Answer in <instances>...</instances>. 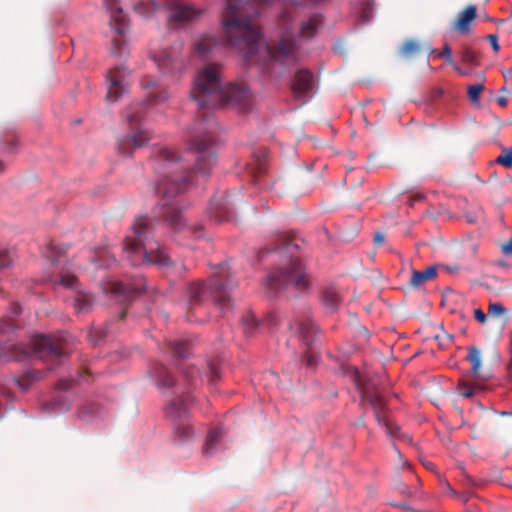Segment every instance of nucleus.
Here are the masks:
<instances>
[{"label": "nucleus", "instance_id": "f257e3e1", "mask_svg": "<svg viewBox=\"0 0 512 512\" xmlns=\"http://www.w3.org/2000/svg\"><path fill=\"white\" fill-rule=\"evenodd\" d=\"M303 10V5L298 2H285L279 17V25L285 30V35L274 43L263 45L261 33L254 23V18L258 15L255 5L244 0H225L222 11L225 39L218 38L212 33L201 34L193 41V53L204 59L226 43L238 49L247 62H254L258 60L256 54L263 49L268 62L263 65L271 74L280 76L282 71H274L276 65L288 69L299 60L297 44L290 37V33L294 30V21L300 17Z\"/></svg>", "mask_w": 512, "mask_h": 512}, {"label": "nucleus", "instance_id": "7ed1b4c3", "mask_svg": "<svg viewBox=\"0 0 512 512\" xmlns=\"http://www.w3.org/2000/svg\"><path fill=\"white\" fill-rule=\"evenodd\" d=\"M154 157L158 162L157 169L164 174L156 186V192L162 198V216L175 230H181L184 221L173 199L188 187L191 172L183 170L179 164L180 156L171 148H158Z\"/></svg>", "mask_w": 512, "mask_h": 512}, {"label": "nucleus", "instance_id": "c85d7f7f", "mask_svg": "<svg viewBox=\"0 0 512 512\" xmlns=\"http://www.w3.org/2000/svg\"><path fill=\"white\" fill-rule=\"evenodd\" d=\"M227 201H213L211 204V213L218 222L229 220V209Z\"/></svg>", "mask_w": 512, "mask_h": 512}, {"label": "nucleus", "instance_id": "a19ab883", "mask_svg": "<svg viewBox=\"0 0 512 512\" xmlns=\"http://www.w3.org/2000/svg\"><path fill=\"white\" fill-rule=\"evenodd\" d=\"M207 377H208L209 383H211V384L215 383L216 381H218L220 379L219 368L215 364L209 365V372H208Z\"/></svg>", "mask_w": 512, "mask_h": 512}, {"label": "nucleus", "instance_id": "5701e85b", "mask_svg": "<svg viewBox=\"0 0 512 512\" xmlns=\"http://www.w3.org/2000/svg\"><path fill=\"white\" fill-rule=\"evenodd\" d=\"M323 23V18L320 14H313L306 22L300 25L299 33L304 38H311L318 31Z\"/></svg>", "mask_w": 512, "mask_h": 512}, {"label": "nucleus", "instance_id": "79ce46f5", "mask_svg": "<svg viewBox=\"0 0 512 512\" xmlns=\"http://www.w3.org/2000/svg\"><path fill=\"white\" fill-rule=\"evenodd\" d=\"M37 378V373L36 372H33V373H28L25 377H23V379L21 380H17V383L18 385L22 388V389H28L30 383Z\"/></svg>", "mask_w": 512, "mask_h": 512}, {"label": "nucleus", "instance_id": "9b49d317", "mask_svg": "<svg viewBox=\"0 0 512 512\" xmlns=\"http://www.w3.org/2000/svg\"><path fill=\"white\" fill-rule=\"evenodd\" d=\"M144 289L145 279L142 276H137L130 282L110 281L103 287L105 293L112 294L123 305L133 301Z\"/></svg>", "mask_w": 512, "mask_h": 512}, {"label": "nucleus", "instance_id": "2eb2a0df", "mask_svg": "<svg viewBox=\"0 0 512 512\" xmlns=\"http://www.w3.org/2000/svg\"><path fill=\"white\" fill-rule=\"evenodd\" d=\"M182 50V44H178L170 49H164L155 56L154 61L163 73H172L183 66L181 59Z\"/></svg>", "mask_w": 512, "mask_h": 512}, {"label": "nucleus", "instance_id": "49530a36", "mask_svg": "<svg viewBox=\"0 0 512 512\" xmlns=\"http://www.w3.org/2000/svg\"><path fill=\"white\" fill-rule=\"evenodd\" d=\"M306 366L312 367L316 363V356L312 352H307L304 355Z\"/></svg>", "mask_w": 512, "mask_h": 512}, {"label": "nucleus", "instance_id": "20e7f679", "mask_svg": "<svg viewBox=\"0 0 512 512\" xmlns=\"http://www.w3.org/2000/svg\"><path fill=\"white\" fill-rule=\"evenodd\" d=\"M152 222L147 217H138L133 225V236L124 240L123 251L127 260L138 266L150 263L159 266H170V258L158 242L152 239Z\"/></svg>", "mask_w": 512, "mask_h": 512}, {"label": "nucleus", "instance_id": "de8ad7c7", "mask_svg": "<svg viewBox=\"0 0 512 512\" xmlns=\"http://www.w3.org/2000/svg\"><path fill=\"white\" fill-rule=\"evenodd\" d=\"M460 395L465 398H470L473 395V390L471 387L463 384L460 388Z\"/></svg>", "mask_w": 512, "mask_h": 512}, {"label": "nucleus", "instance_id": "4be33fe9", "mask_svg": "<svg viewBox=\"0 0 512 512\" xmlns=\"http://www.w3.org/2000/svg\"><path fill=\"white\" fill-rule=\"evenodd\" d=\"M436 276L437 269L435 266H429L423 271L413 270L409 285L411 287H419Z\"/></svg>", "mask_w": 512, "mask_h": 512}, {"label": "nucleus", "instance_id": "58836bf2", "mask_svg": "<svg viewBox=\"0 0 512 512\" xmlns=\"http://www.w3.org/2000/svg\"><path fill=\"white\" fill-rule=\"evenodd\" d=\"M17 327L12 319H0V333L6 334Z\"/></svg>", "mask_w": 512, "mask_h": 512}, {"label": "nucleus", "instance_id": "a211bd4d", "mask_svg": "<svg viewBox=\"0 0 512 512\" xmlns=\"http://www.w3.org/2000/svg\"><path fill=\"white\" fill-rule=\"evenodd\" d=\"M105 5L110 13V25L119 34H124L127 29L126 15L119 5V0H105Z\"/></svg>", "mask_w": 512, "mask_h": 512}, {"label": "nucleus", "instance_id": "c756f323", "mask_svg": "<svg viewBox=\"0 0 512 512\" xmlns=\"http://www.w3.org/2000/svg\"><path fill=\"white\" fill-rule=\"evenodd\" d=\"M467 360L471 363V371L474 375H478L480 367H481V351L475 347L471 346L468 348Z\"/></svg>", "mask_w": 512, "mask_h": 512}, {"label": "nucleus", "instance_id": "a18cd8bd", "mask_svg": "<svg viewBox=\"0 0 512 512\" xmlns=\"http://www.w3.org/2000/svg\"><path fill=\"white\" fill-rule=\"evenodd\" d=\"M474 317L481 324L487 321V315L480 308L474 310Z\"/></svg>", "mask_w": 512, "mask_h": 512}, {"label": "nucleus", "instance_id": "3c124183", "mask_svg": "<svg viewBox=\"0 0 512 512\" xmlns=\"http://www.w3.org/2000/svg\"><path fill=\"white\" fill-rule=\"evenodd\" d=\"M384 241H385V236H384L383 233L378 232V233L375 234V236H374V243L376 245H381V244L384 243Z\"/></svg>", "mask_w": 512, "mask_h": 512}, {"label": "nucleus", "instance_id": "aec40b11", "mask_svg": "<svg viewBox=\"0 0 512 512\" xmlns=\"http://www.w3.org/2000/svg\"><path fill=\"white\" fill-rule=\"evenodd\" d=\"M476 7L473 5L468 6L458 17L454 23V29L462 34L470 32V23L476 18Z\"/></svg>", "mask_w": 512, "mask_h": 512}, {"label": "nucleus", "instance_id": "0eeeda50", "mask_svg": "<svg viewBox=\"0 0 512 512\" xmlns=\"http://www.w3.org/2000/svg\"><path fill=\"white\" fill-rule=\"evenodd\" d=\"M7 349L11 354L7 357L16 361H22L28 356L48 360L61 358L67 353V347L64 339L53 338L47 335H37L31 339L29 347L22 344L9 345Z\"/></svg>", "mask_w": 512, "mask_h": 512}, {"label": "nucleus", "instance_id": "2f4dec72", "mask_svg": "<svg viewBox=\"0 0 512 512\" xmlns=\"http://www.w3.org/2000/svg\"><path fill=\"white\" fill-rule=\"evenodd\" d=\"M43 253L46 258H48L52 262H55L61 257V255H63L65 253V249L61 246L50 244L44 250Z\"/></svg>", "mask_w": 512, "mask_h": 512}, {"label": "nucleus", "instance_id": "a878e982", "mask_svg": "<svg viewBox=\"0 0 512 512\" xmlns=\"http://www.w3.org/2000/svg\"><path fill=\"white\" fill-rule=\"evenodd\" d=\"M341 302V296L334 287H327L322 292V303L323 305L331 310H336Z\"/></svg>", "mask_w": 512, "mask_h": 512}, {"label": "nucleus", "instance_id": "39448f33", "mask_svg": "<svg viewBox=\"0 0 512 512\" xmlns=\"http://www.w3.org/2000/svg\"><path fill=\"white\" fill-rule=\"evenodd\" d=\"M235 286L236 282L228 276L226 267L221 266L205 283H193L189 286L191 308L211 300L221 315L225 316L232 310L230 291Z\"/></svg>", "mask_w": 512, "mask_h": 512}, {"label": "nucleus", "instance_id": "338daca9", "mask_svg": "<svg viewBox=\"0 0 512 512\" xmlns=\"http://www.w3.org/2000/svg\"><path fill=\"white\" fill-rule=\"evenodd\" d=\"M262 3H267L269 0H260Z\"/></svg>", "mask_w": 512, "mask_h": 512}, {"label": "nucleus", "instance_id": "6ab92c4d", "mask_svg": "<svg viewBox=\"0 0 512 512\" xmlns=\"http://www.w3.org/2000/svg\"><path fill=\"white\" fill-rule=\"evenodd\" d=\"M289 327L291 331L296 333L307 345L313 340L318 328L309 318L294 319L290 322Z\"/></svg>", "mask_w": 512, "mask_h": 512}, {"label": "nucleus", "instance_id": "4468645a", "mask_svg": "<svg viewBox=\"0 0 512 512\" xmlns=\"http://www.w3.org/2000/svg\"><path fill=\"white\" fill-rule=\"evenodd\" d=\"M128 72L124 66H117L109 70L107 74L108 92L106 99L114 103L127 91Z\"/></svg>", "mask_w": 512, "mask_h": 512}, {"label": "nucleus", "instance_id": "680f3d73", "mask_svg": "<svg viewBox=\"0 0 512 512\" xmlns=\"http://www.w3.org/2000/svg\"><path fill=\"white\" fill-rule=\"evenodd\" d=\"M419 199H422V196H415V197L412 199V201H411L410 205H413V201H415V200H419Z\"/></svg>", "mask_w": 512, "mask_h": 512}, {"label": "nucleus", "instance_id": "cd10ccee", "mask_svg": "<svg viewBox=\"0 0 512 512\" xmlns=\"http://www.w3.org/2000/svg\"><path fill=\"white\" fill-rule=\"evenodd\" d=\"M193 435V428L187 421H180L174 425V436L179 442L188 441Z\"/></svg>", "mask_w": 512, "mask_h": 512}, {"label": "nucleus", "instance_id": "6e6552de", "mask_svg": "<svg viewBox=\"0 0 512 512\" xmlns=\"http://www.w3.org/2000/svg\"><path fill=\"white\" fill-rule=\"evenodd\" d=\"M308 285L304 267L298 259H292L286 266L275 269L265 281V286L272 293L280 292L289 286L302 291Z\"/></svg>", "mask_w": 512, "mask_h": 512}, {"label": "nucleus", "instance_id": "4c0bfd02", "mask_svg": "<svg viewBox=\"0 0 512 512\" xmlns=\"http://www.w3.org/2000/svg\"><path fill=\"white\" fill-rule=\"evenodd\" d=\"M507 312L506 308L498 302L490 303L488 307V314L492 316H500Z\"/></svg>", "mask_w": 512, "mask_h": 512}, {"label": "nucleus", "instance_id": "5fc2aeb1", "mask_svg": "<svg viewBox=\"0 0 512 512\" xmlns=\"http://www.w3.org/2000/svg\"><path fill=\"white\" fill-rule=\"evenodd\" d=\"M121 43H122L121 39H119V38L113 39V46L114 47H113L112 51H113L114 54L118 53L117 49L120 47Z\"/></svg>", "mask_w": 512, "mask_h": 512}, {"label": "nucleus", "instance_id": "6e6d98bb", "mask_svg": "<svg viewBox=\"0 0 512 512\" xmlns=\"http://www.w3.org/2000/svg\"><path fill=\"white\" fill-rule=\"evenodd\" d=\"M497 103L501 106V107H505L507 105V99L505 97H499L497 99Z\"/></svg>", "mask_w": 512, "mask_h": 512}, {"label": "nucleus", "instance_id": "052dcab7", "mask_svg": "<svg viewBox=\"0 0 512 512\" xmlns=\"http://www.w3.org/2000/svg\"><path fill=\"white\" fill-rule=\"evenodd\" d=\"M5 170V165L2 161H0V173H2Z\"/></svg>", "mask_w": 512, "mask_h": 512}, {"label": "nucleus", "instance_id": "dca6fc26", "mask_svg": "<svg viewBox=\"0 0 512 512\" xmlns=\"http://www.w3.org/2000/svg\"><path fill=\"white\" fill-rule=\"evenodd\" d=\"M314 75L308 69H299L291 82V91L296 99L308 96L314 89Z\"/></svg>", "mask_w": 512, "mask_h": 512}, {"label": "nucleus", "instance_id": "bf43d9fd", "mask_svg": "<svg viewBox=\"0 0 512 512\" xmlns=\"http://www.w3.org/2000/svg\"><path fill=\"white\" fill-rule=\"evenodd\" d=\"M268 320L271 324L275 323V316L274 315H269L268 316Z\"/></svg>", "mask_w": 512, "mask_h": 512}, {"label": "nucleus", "instance_id": "864d4df0", "mask_svg": "<svg viewBox=\"0 0 512 512\" xmlns=\"http://www.w3.org/2000/svg\"><path fill=\"white\" fill-rule=\"evenodd\" d=\"M10 309L13 315H19L22 311V308L18 303H13Z\"/></svg>", "mask_w": 512, "mask_h": 512}, {"label": "nucleus", "instance_id": "4d7b16f0", "mask_svg": "<svg viewBox=\"0 0 512 512\" xmlns=\"http://www.w3.org/2000/svg\"><path fill=\"white\" fill-rule=\"evenodd\" d=\"M155 85V82L151 79L147 80V82L143 83V86L145 88H148V87H153Z\"/></svg>", "mask_w": 512, "mask_h": 512}, {"label": "nucleus", "instance_id": "9d476101", "mask_svg": "<svg viewBox=\"0 0 512 512\" xmlns=\"http://www.w3.org/2000/svg\"><path fill=\"white\" fill-rule=\"evenodd\" d=\"M366 399L374 410V417L379 425L383 426L386 433L391 438L402 439L407 442H411L410 436L400 431V427L392 423L386 416V402L383 396L378 392L366 393Z\"/></svg>", "mask_w": 512, "mask_h": 512}, {"label": "nucleus", "instance_id": "e2e57ef3", "mask_svg": "<svg viewBox=\"0 0 512 512\" xmlns=\"http://www.w3.org/2000/svg\"><path fill=\"white\" fill-rule=\"evenodd\" d=\"M467 219H468V221H469V222H471V223L475 221V218H474V217H472V216H467Z\"/></svg>", "mask_w": 512, "mask_h": 512}, {"label": "nucleus", "instance_id": "8fccbe9b", "mask_svg": "<svg viewBox=\"0 0 512 512\" xmlns=\"http://www.w3.org/2000/svg\"><path fill=\"white\" fill-rule=\"evenodd\" d=\"M247 327H245V331L247 332L249 329H252L257 326V321L254 316H250L247 320Z\"/></svg>", "mask_w": 512, "mask_h": 512}, {"label": "nucleus", "instance_id": "37998d69", "mask_svg": "<svg viewBox=\"0 0 512 512\" xmlns=\"http://www.w3.org/2000/svg\"><path fill=\"white\" fill-rule=\"evenodd\" d=\"M434 54H436L437 57L444 58L446 63L451 64L453 62L452 56H451V48L447 43L444 45L441 52H439V53L435 52Z\"/></svg>", "mask_w": 512, "mask_h": 512}, {"label": "nucleus", "instance_id": "bb28decb", "mask_svg": "<svg viewBox=\"0 0 512 512\" xmlns=\"http://www.w3.org/2000/svg\"><path fill=\"white\" fill-rule=\"evenodd\" d=\"M94 303V297L89 293L78 292L74 298V307L77 313L90 311Z\"/></svg>", "mask_w": 512, "mask_h": 512}, {"label": "nucleus", "instance_id": "f8f14e48", "mask_svg": "<svg viewBox=\"0 0 512 512\" xmlns=\"http://www.w3.org/2000/svg\"><path fill=\"white\" fill-rule=\"evenodd\" d=\"M201 14L202 10L194 5L173 0L169 4L167 24L171 29H182L196 21Z\"/></svg>", "mask_w": 512, "mask_h": 512}, {"label": "nucleus", "instance_id": "1a4fd4ad", "mask_svg": "<svg viewBox=\"0 0 512 512\" xmlns=\"http://www.w3.org/2000/svg\"><path fill=\"white\" fill-rule=\"evenodd\" d=\"M213 143L214 138L208 131H202L199 129L197 132L192 134L191 149L199 153L194 167L196 173L206 175L216 164L215 153L210 150Z\"/></svg>", "mask_w": 512, "mask_h": 512}, {"label": "nucleus", "instance_id": "f704fd0d", "mask_svg": "<svg viewBox=\"0 0 512 512\" xmlns=\"http://www.w3.org/2000/svg\"><path fill=\"white\" fill-rule=\"evenodd\" d=\"M496 163L501 164L506 168L512 167V148L504 149L503 153L497 157Z\"/></svg>", "mask_w": 512, "mask_h": 512}, {"label": "nucleus", "instance_id": "72a5a7b5", "mask_svg": "<svg viewBox=\"0 0 512 512\" xmlns=\"http://www.w3.org/2000/svg\"><path fill=\"white\" fill-rule=\"evenodd\" d=\"M98 414V406L96 404H89L83 406L79 411V417L84 420H89L94 415Z\"/></svg>", "mask_w": 512, "mask_h": 512}, {"label": "nucleus", "instance_id": "f3484780", "mask_svg": "<svg viewBox=\"0 0 512 512\" xmlns=\"http://www.w3.org/2000/svg\"><path fill=\"white\" fill-rule=\"evenodd\" d=\"M150 138L147 131L139 129L131 135L122 137L118 142V150L122 155H130L133 149L146 145Z\"/></svg>", "mask_w": 512, "mask_h": 512}, {"label": "nucleus", "instance_id": "e433bc0d", "mask_svg": "<svg viewBox=\"0 0 512 512\" xmlns=\"http://www.w3.org/2000/svg\"><path fill=\"white\" fill-rule=\"evenodd\" d=\"M77 282V278L73 274H62L59 278V280H56L55 283H59L60 285L66 287V288H72L74 287L75 283Z\"/></svg>", "mask_w": 512, "mask_h": 512}, {"label": "nucleus", "instance_id": "13d9d810", "mask_svg": "<svg viewBox=\"0 0 512 512\" xmlns=\"http://www.w3.org/2000/svg\"><path fill=\"white\" fill-rule=\"evenodd\" d=\"M455 70H456L459 74H461V75H466V74H467V72L463 71L461 68H459V67H457V66H455Z\"/></svg>", "mask_w": 512, "mask_h": 512}, {"label": "nucleus", "instance_id": "412c9836", "mask_svg": "<svg viewBox=\"0 0 512 512\" xmlns=\"http://www.w3.org/2000/svg\"><path fill=\"white\" fill-rule=\"evenodd\" d=\"M427 51L429 54L436 52L431 46L424 47L421 43L416 40L405 41L399 49V53L402 57L410 58L419 54L422 50Z\"/></svg>", "mask_w": 512, "mask_h": 512}, {"label": "nucleus", "instance_id": "b1692460", "mask_svg": "<svg viewBox=\"0 0 512 512\" xmlns=\"http://www.w3.org/2000/svg\"><path fill=\"white\" fill-rule=\"evenodd\" d=\"M158 8L157 0H137L133 4L134 12L144 18L153 16Z\"/></svg>", "mask_w": 512, "mask_h": 512}, {"label": "nucleus", "instance_id": "423d86ee", "mask_svg": "<svg viewBox=\"0 0 512 512\" xmlns=\"http://www.w3.org/2000/svg\"><path fill=\"white\" fill-rule=\"evenodd\" d=\"M153 375L162 388H172L175 396L169 401L166 413L172 419L182 420L187 415L186 400L182 397L183 394L188 393L190 386L196 384V376L198 370L195 367H190L184 374V382H175L174 378L170 375L168 370L162 364H156L153 368Z\"/></svg>", "mask_w": 512, "mask_h": 512}, {"label": "nucleus", "instance_id": "c9c22d12", "mask_svg": "<svg viewBox=\"0 0 512 512\" xmlns=\"http://www.w3.org/2000/svg\"><path fill=\"white\" fill-rule=\"evenodd\" d=\"M13 261V251L8 249L0 250V270L7 268Z\"/></svg>", "mask_w": 512, "mask_h": 512}, {"label": "nucleus", "instance_id": "0e129e2a", "mask_svg": "<svg viewBox=\"0 0 512 512\" xmlns=\"http://www.w3.org/2000/svg\"><path fill=\"white\" fill-rule=\"evenodd\" d=\"M125 314H126V312H125V310H123V311L121 312V314H120V319H123V318L125 317Z\"/></svg>", "mask_w": 512, "mask_h": 512}, {"label": "nucleus", "instance_id": "473e14b6", "mask_svg": "<svg viewBox=\"0 0 512 512\" xmlns=\"http://www.w3.org/2000/svg\"><path fill=\"white\" fill-rule=\"evenodd\" d=\"M484 84L479 83L475 85L468 86L467 92L468 97L472 103H478L479 102V96L481 92L484 90Z\"/></svg>", "mask_w": 512, "mask_h": 512}, {"label": "nucleus", "instance_id": "69168bd1", "mask_svg": "<svg viewBox=\"0 0 512 512\" xmlns=\"http://www.w3.org/2000/svg\"><path fill=\"white\" fill-rule=\"evenodd\" d=\"M433 465L431 463L427 464L426 467L427 468H431Z\"/></svg>", "mask_w": 512, "mask_h": 512}, {"label": "nucleus", "instance_id": "ea45409f", "mask_svg": "<svg viewBox=\"0 0 512 512\" xmlns=\"http://www.w3.org/2000/svg\"><path fill=\"white\" fill-rule=\"evenodd\" d=\"M462 61L468 64H477V55L472 50L465 48L461 55Z\"/></svg>", "mask_w": 512, "mask_h": 512}, {"label": "nucleus", "instance_id": "ddd939ff", "mask_svg": "<svg viewBox=\"0 0 512 512\" xmlns=\"http://www.w3.org/2000/svg\"><path fill=\"white\" fill-rule=\"evenodd\" d=\"M170 97L166 89L157 88L151 91L144 102L132 104L123 113L126 121L130 126L139 123L142 118L143 112L148 105H158L165 102Z\"/></svg>", "mask_w": 512, "mask_h": 512}, {"label": "nucleus", "instance_id": "7c9ffc66", "mask_svg": "<svg viewBox=\"0 0 512 512\" xmlns=\"http://www.w3.org/2000/svg\"><path fill=\"white\" fill-rule=\"evenodd\" d=\"M170 348L175 355L181 358L186 357L189 352L188 342L181 339L170 342Z\"/></svg>", "mask_w": 512, "mask_h": 512}, {"label": "nucleus", "instance_id": "393cba45", "mask_svg": "<svg viewBox=\"0 0 512 512\" xmlns=\"http://www.w3.org/2000/svg\"><path fill=\"white\" fill-rule=\"evenodd\" d=\"M222 432L218 428H213L209 431L205 445L203 448V455L211 457L218 449Z\"/></svg>", "mask_w": 512, "mask_h": 512}, {"label": "nucleus", "instance_id": "603ef678", "mask_svg": "<svg viewBox=\"0 0 512 512\" xmlns=\"http://www.w3.org/2000/svg\"><path fill=\"white\" fill-rule=\"evenodd\" d=\"M189 230L196 236V237H201L202 236V230H203V227L201 225L199 226H194L193 228H189Z\"/></svg>", "mask_w": 512, "mask_h": 512}, {"label": "nucleus", "instance_id": "09e8293b", "mask_svg": "<svg viewBox=\"0 0 512 512\" xmlns=\"http://www.w3.org/2000/svg\"><path fill=\"white\" fill-rule=\"evenodd\" d=\"M72 381L69 379H62L57 383V387L61 390H67L70 388Z\"/></svg>", "mask_w": 512, "mask_h": 512}, {"label": "nucleus", "instance_id": "c03bdc74", "mask_svg": "<svg viewBox=\"0 0 512 512\" xmlns=\"http://www.w3.org/2000/svg\"><path fill=\"white\" fill-rule=\"evenodd\" d=\"M487 40L490 42L494 52H498L500 50L499 44H498V37L495 34H489L487 36Z\"/></svg>", "mask_w": 512, "mask_h": 512}, {"label": "nucleus", "instance_id": "f03ea898", "mask_svg": "<svg viewBox=\"0 0 512 512\" xmlns=\"http://www.w3.org/2000/svg\"><path fill=\"white\" fill-rule=\"evenodd\" d=\"M190 96L196 102L199 117L203 121L218 106L234 108L239 112H247L253 106L250 90L243 84L224 85L220 66L214 63L206 64L198 71Z\"/></svg>", "mask_w": 512, "mask_h": 512}]
</instances>
